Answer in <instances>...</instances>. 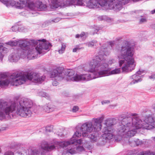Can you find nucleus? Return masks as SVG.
<instances>
[{
	"instance_id": "1",
	"label": "nucleus",
	"mask_w": 155,
	"mask_h": 155,
	"mask_svg": "<svg viewBox=\"0 0 155 155\" xmlns=\"http://www.w3.org/2000/svg\"><path fill=\"white\" fill-rule=\"evenodd\" d=\"M102 116L96 118H93L91 121L86 122L81 125L79 124L76 127V130L73 137L69 140L57 142L55 143L54 145L49 146L46 142L43 143L41 147L42 149L46 151H51L54 150L57 145L64 148L71 144H84L87 143L85 139L87 137L83 139H80L77 140L76 139L81 137L82 135L83 137L87 136L88 138L91 140L93 142H96L98 138L93 134H89L92 131H98L100 130L102 127V122L104 119Z\"/></svg>"
},
{
	"instance_id": "2",
	"label": "nucleus",
	"mask_w": 155,
	"mask_h": 155,
	"mask_svg": "<svg viewBox=\"0 0 155 155\" xmlns=\"http://www.w3.org/2000/svg\"><path fill=\"white\" fill-rule=\"evenodd\" d=\"M132 117H126L124 118L118 125L117 134L115 137L116 141L125 140V138L134 136L137 133L136 130L143 128L150 130L153 128V124L154 120L152 117L145 119L143 123L142 121L136 114H131Z\"/></svg>"
},
{
	"instance_id": "3",
	"label": "nucleus",
	"mask_w": 155,
	"mask_h": 155,
	"mask_svg": "<svg viewBox=\"0 0 155 155\" xmlns=\"http://www.w3.org/2000/svg\"><path fill=\"white\" fill-rule=\"evenodd\" d=\"M0 84L7 86L9 84L12 85L18 86L24 84L28 80L35 83H41L45 79V76L39 73L31 72L22 74L15 72L7 76L4 74L1 75Z\"/></svg>"
},
{
	"instance_id": "4",
	"label": "nucleus",
	"mask_w": 155,
	"mask_h": 155,
	"mask_svg": "<svg viewBox=\"0 0 155 155\" xmlns=\"http://www.w3.org/2000/svg\"><path fill=\"white\" fill-rule=\"evenodd\" d=\"M108 66L104 56L100 54L91 60L89 63V68L86 66L85 69L86 71L93 73L94 79L120 73V68H115L111 71L107 69Z\"/></svg>"
},
{
	"instance_id": "5",
	"label": "nucleus",
	"mask_w": 155,
	"mask_h": 155,
	"mask_svg": "<svg viewBox=\"0 0 155 155\" xmlns=\"http://www.w3.org/2000/svg\"><path fill=\"white\" fill-rule=\"evenodd\" d=\"M34 45H37L35 49L30 45V43L27 41L19 40L18 43L20 47L22 49L21 57L24 58L27 57L29 59H32L37 58L38 54H44V50H48L51 47V44L46 41L45 39L38 40H32L31 41Z\"/></svg>"
},
{
	"instance_id": "6",
	"label": "nucleus",
	"mask_w": 155,
	"mask_h": 155,
	"mask_svg": "<svg viewBox=\"0 0 155 155\" xmlns=\"http://www.w3.org/2000/svg\"><path fill=\"white\" fill-rule=\"evenodd\" d=\"M134 53V49L129 45L127 41L124 42L118 50V63L119 66L122 67L123 72H130L134 69L136 64L133 57Z\"/></svg>"
},
{
	"instance_id": "7",
	"label": "nucleus",
	"mask_w": 155,
	"mask_h": 155,
	"mask_svg": "<svg viewBox=\"0 0 155 155\" xmlns=\"http://www.w3.org/2000/svg\"><path fill=\"white\" fill-rule=\"evenodd\" d=\"M51 78L61 80L65 79L67 81H89L94 79L93 73L79 75L75 74V72L72 70L64 69L63 68L59 67L52 71L51 76Z\"/></svg>"
},
{
	"instance_id": "8",
	"label": "nucleus",
	"mask_w": 155,
	"mask_h": 155,
	"mask_svg": "<svg viewBox=\"0 0 155 155\" xmlns=\"http://www.w3.org/2000/svg\"><path fill=\"white\" fill-rule=\"evenodd\" d=\"M129 0H90L84 2V5L89 8H97L100 6H106L107 5L110 9H117L120 10L123 5L127 3Z\"/></svg>"
},
{
	"instance_id": "9",
	"label": "nucleus",
	"mask_w": 155,
	"mask_h": 155,
	"mask_svg": "<svg viewBox=\"0 0 155 155\" xmlns=\"http://www.w3.org/2000/svg\"><path fill=\"white\" fill-rule=\"evenodd\" d=\"M104 124L105 126L103 129L104 133L102 135V137L107 141L112 139L114 137V129L112 127L114 125V120L111 118L107 119L104 121Z\"/></svg>"
},
{
	"instance_id": "10",
	"label": "nucleus",
	"mask_w": 155,
	"mask_h": 155,
	"mask_svg": "<svg viewBox=\"0 0 155 155\" xmlns=\"http://www.w3.org/2000/svg\"><path fill=\"white\" fill-rule=\"evenodd\" d=\"M0 1L7 7L15 6L17 8H22L27 5V2H25V0L22 1L21 0L20 1V2H16L12 0L9 1L8 0H0Z\"/></svg>"
},
{
	"instance_id": "11",
	"label": "nucleus",
	"mask_w": 155,
	"mask_h": 155,
	"mask_svg": "<svg viewBox=\"0 0 155 155\" xmlns=\"http://www.w3.org/2000/svg\"><path fill=\"white\" fill-rule=\"evenodd\" d=\"M86 0H66L63 1L64 6H67L69 5H78L82 6L84 5V2Z\"/></svg>"
},
{
	"instance_id": "12",
	"label": "nucleus",
	"mask_w": 155,
	"mask_h": 155,
	"mask_svg": "<svg viewBox=\"0 0 155 155\" xmlns=\"http://www.w3.org/2000/svg\"><path fill=\"white\" fill-rule=\"evenodd\" d=\"M143 71L142 72L139 71H137L135 74L133 75L130 77L131 81L130 83V84H134L137 83L138 82H140L141 81L142 79L141 77L139 75L143 73Z\"/></svg>"
},
{
	"instance_id": "13",
	"label": "nucleus",
	"mask_w": 155,
	"mask_h": 155,
	"mask_svg": "<svg viewBox=\"0 0 155 155\" xmlns=\"http://www.w3.org/2000/svg\"><path fill=\"white\" fill-rule=\"evenodd\" d=\"M51 8H57L58 7L64 6V2L63 1H60V0H50L49 1Z\"/></svg>"
},
{
	"instance_id": "14",
	"label": "nucleus",
	"mask_w": 155,
	"mask_h": 155,
	"mask_svg": "<svg viewBox=\"0 0 155 155\" xmlns=\"http://www.w3.org/2000/svg\"><path fill=\"white\" fill-rule=\"evenodd\" d=\"M44 110L48 113L54 110L56 107L51 104L48 103L42 107Z\"/></svg>"
},
{
	"instance_id": "15",
	"label": "nucleus",
	"mask_w": 155,
	"mask_h": 155,
	"mask_svg": "<svg viewBox=\"0 0 155 155\" xmlns=\"http://www.w3.org/2000/svg\"><path fill=\"white\" fill-rule=\"evenodd\" d=\"M19 58L20 57L18 53H12L9 56V60L11 62H15L18 61Z\"/></svg>"
},
{
	"instance_id": "16",
	"label": "nucleus",
	"mask_w": 155,
	"mask_h": 155,
	"mask_svg": "<svg viewBox=\"0 0 155 155\" xmlns=\"http://www.w3.org/2000/svg\"><path fill=\"white\" fill-rule=\"evenodd\" d=\"M36 7L41 11L45 10L47 6L45 4H44L41 2H38L36 3Z\"/></svg>"
},
{
	"instance_id": "17",
	"label": "nucleus",
	"mask_w": 155,
	"mask_h": 155,
	"mask_svg": "<svg viewBox=\"0 0 155 155\" xmlns=\"http://www.w3.org/2000/svg\"><path fill=\"white\" fill-rule=\"evenodd\" d=\"M25 2H27V5L26 6L28 7L31 10L34 9L35 7H36V4H35L32 1L25 0Z\"/></svg>"
},
{
	"instance_id": "18",
	"label": "nucleus",
	"mask_w": 155,
	"mask_h": 155,
	"mask_svg": "<svg viewBox=\"0 0 155 155\" xmlns=\"http://www.w3.org/2000/svg\"><path fill=\"white\" fill-rule=\"evenodd\" d=\"M38 152V150H31L29 151V155H39ZM41 155H45V154L44 153H41Z\"/></svg>"
},
{
	"instance_id": "19",
	"label": "nucleus",
	"mask_w": 155,
	"mask_h": 155,
	"mask_svg": "<svg viewBox=\"0 0 155 155\" xmlns=\"http://www.w3.org/2000/svg\"><path fill=\"white\" fill-rule=\"evenodd\" d=\"M77 152L76 148L73 147H71L66 150V153H70L71 154H73Z\"/></svg>"
},
{
	"instance_id": "20",
	"label": "nucleus",
	"mask_w": 155,
	"mask_h": 155,
	"mask_svg": "<svg viewBox=\"0 0 155 155\" xmlns=\"http://www.w3.org/2000/svg\"><path fill=\"white\" fill-rule=\"evenodd\" d=\"M129 145L132 147L136 146V140H133L132 139H130L128 141Z\"/></svg>"
},
{
	"instance_id": "21",
	"label": "nucleus",
	"mask_w": 155,
	"mask_h": 155,
	"mask_svg": "<svg viewBox=\"0 0 155 155\" xmlns=\"http://www.w3.org/2000/svg\"><path fill=\"white\" fill-rule=\"evenodd\" d=\"M66 45L65 44L62 43L61 44V48L58 50V51L60 54H62L65 50Z\"/></svg>"
},
{
	"instance_id": "22",
	"label": "nucleus",
	"mask_w": 155,
	"mask_h": 155,
	"mask_svg": "<svg viewBox=\"0 0 155 155\" xmlns=\"http://www.w3.org/2000/svg\"><path fill=\"white\" fill-rule=\"evenodd\" d=\"M7 44L11 46H15L17 45L18 44H19V43H18V41H10L6 43Z\"/></svg>"
},
{
	"instance_id": "23",
	"label": "nucleus",
	"mask_w": 155,
	"mask_h": 155,
	"mask_svg": "<svg viewBox=\"0 0 155 155\" xmlns=\"http://www.w3.org/2000/svg\"><path fill=\"white\" fill-rule=\"evenodd\" d=\"M96 41H94L91 42H88L87 44V45L89 47H92L94 45H96Z\"/></svg>"
},
{
	"instance_id": "24",
	"label": "nucleus",
	"mask_w": 155,
	"mask_h": 155,
	"mask_svg": "<svg viewBox=\"0 0 155 155\" xmlns=\"http://www.w3.org/2000/svg\"><path fill=\"white\" fill-rule=\"evenodd\" d=\"M76 150L77 152L80 153L84 150V148L82 146H79L76 148Z\"/></svg>"
},
{
	"instance_id": "25",
	"label": "nucleus",
	"mask_w": 155,
	"mask_h": 155,
	"mask_svg": "<svg viewBox=\"0 0 155 155\" xmlns=\"http://www.w3.org/2000/svg\"><path fill=\"white\" fill-rule=\"evenodd\" d=\"M53 126L52 125L47 126L46 127V132H50L52 130Z\"/></svg>"
},
{
	"instance_id": "26",
	"label": "nucleus",
	"mask_w": 155,
	"mask_h": 155,
	"mask_svg": "<svg viewBox=\"0 0 155 155\" xmlns=\"http://www.w3.org/2000/svg\"><path fill=\"white\" fill-rule=\"evenodd\" d=\"M136 146L141 145L143 143V142L138 139H136Z\"/></svg>"
},
{
	"instance_id": "27",
	"label": "nucleus",
	"mask_w": 155,
	"mask_h": 155,
	"mask_svg": "<svg viewBox=\"0 0 155 155\" xmlns=\"http://www.w3.org/2000/svg\"><path fill=\"white\" fill-rule=\"evenodd\" d=\"M19 28L18 26L15 25L12 27L11 29L12 31L16 32L18 30Z\"/></svg>"
},
{
	"instance_id": "28",
	"label": "nucleus",
	"mask_w": 155,
	"mask_h": 155,
	"mask_svg": "<svg viewBox=\"0 0 155 155\" xmlns=\"http://www.w3.org/2000/svg\"><path fill=\"white\" fill-rule=\"evenodd\" d=\"M4 155H14V153L12 151L8 150L4 153Z\"/></svg>"
},
{
	"instance_id": "29",
	"label": "nucleus",
	"mask_w": 155,
	"mask_h": 155,
	"mask_svg": "<svg viewBox=\"0 0 155 155\" xmlns=\"http://www.w3.org/2000/svg\"><path fill=\"white\" fill-rule=\"evenodd\" d=\"M38 94L41 97H46L47 96L46 94L45 93L43 92H40Z\"/></svg>"
},
{
	"instance_id": "30",
	"label": "nucleus",
	"mask_w": 155,
	"mask_h": 155,
	"mask_svg": "<svg viewBox=\"0 0 155 155\" xmlns=\"http://www.w3.org/2000/svg\"><path fill=\"white\" fill-rule=\"evenodd\" d=\"M79 109V107L78 106H74L72 109V111L73 112H75L78 111Z\"/></svg>"
},
{
	"instance_id": "31",
	"label": "nucleus",
	"mask_w": 155,
	"mask_h": 155,
	"mask_svg": "<svg viewBox=\"0 0 155 155\" xmlns=\"http://www.w3.org/2000/svg\"><path fill=\"white\" fill-rule=\"evenodd\" d=\"M85 35V33L84 32H82L80 35L77 34L76 35V38H78L79 37L82 38Z\"/></svg>"
},
{
	"instance_id": "32",
	"label": "nucleus",
	"mask_w": 155,
	"mask_h": 155,
	"mask_svg": "<svg viewBox=\"0 0 155 155\" xmlns=\"http://www.w3.org/2000/svg\"><path fill=\"white\" fill-rule=\"evenodd\" d=\"M81 48H80L79 46H76L75 48L73 49V52H76L78 50H80Z\"/></svg>"
},
{
	"instance_id": "33",
	"label": "nucleus",
	"mask_w": 155,
	"mask_h": 155,
	"mask_svg": "<svg viewBox=\"0 0 155 155\" xmlns=\"http://www.w3.org/2000/svg\"><path fill=\"white\" fill-rule=\"evenodd\" d=\"M101 102L102 104L103 105L104 104H109L110 103V102L109 100H104V101H101Z\"/></svg>"
},
{
	"instance_id": "34",
	"label": "nucleus",
	"mask_w": 155,
	"mask_h": 155,
	"mask_svg": "<svg viewBox=\"0 0 155 155\" xmlns=\"http://www.w3.org/2000/svg\"><path fill=\"white\" fill-rule=\"evenodd\" d=\"M115 62V61L114 59H111L108 62V63L109 64H111L114 63Z\"/></svg>"
},
{
	"instance_id": "35",
	"label": "nucleus",
	"mask_w": 155,
	"mask_h": 155,
	"mask_svg": "<svg viewBox=\"0 0 155 155\" xmlns=\"http://www.w3.org/2000/svg\"><path fill=\"white\" fill-rule=\"evenodd\" d=\"M146 21V20L145 18H142L141 19L140 21V23H142L143 22H145Z\"/></svg>"
},
{
	"instance_id": "36",
	"label": "nucleus",
	"mask_w": 155,
	"mask_h": 155,
	"mask_svg": "<svg viewBox=\"0 0 155 155\" xmlns=\"http://www.w3.org/2000/svg\"><path fill=\"white\" fill-rule=\"evenodd\" d=\"M149 78L150 79H155V74H152L149 77Z\"/></svg>"
},
{
	"instance_id": "37",
	"label": "nucleus",
	"mask_w": 155,
	"mask_h": 155,
	"mask_svg": "<svg viewBox=\"0 0 155 155\" xmlns=\"http://www.w3.org/2000/svg\"><path fill=\"white\" fill-rule=\"evenodd\" d=\"M52 84L53 86H57L58 84V83L57 81H54L53 82Z\"/></svg>"
},
{
	"instance_id": "38",
	"label": "nucleus",
	"mask_w": 155,
	"mask_h": 155,
	"mask_svg": "<svg viewBox=\"0 0 155 155\" xmlns=\"http://www.w3.org/2000/svg\"><path fill=\"white\" fill-rule=\"evenodd\" d=\"M59 21V18H57L56 19H54V20H52V21H54L55 22H58Z\"/></svg>"
},
{
	"instance_id": "39",
	"label": "nucleus",
	"mask_w": 155,
	"mask_h": 155,
	"mask_svg": "<svg viewBox=\"0 0 155 155\" xmlns=\"http://www.w3.org/2000/svg\"><path fill=\"white\" fill-rule=\"evenodd\" d=\"M1 48H0V49H1ZM3 57V55L1 53V52H0V60H2V58Z\"/></svg>"
},
{
	"instance_id": "40",
	"label": "nucleus",
	"mask_w": 155,
	"mask_h": 155,
	"mask_svg": "<svg viewBox=\"0 0 155 155\" xmlns=\"http://www.w3.org/2000/svg\"><path fill=\"white\" fill-rule=\"evenodd\" d=\"M114 44V41H112L110 42V44L111 45V46H112V45Z\"/></svg>"
},
{
	"instance_id": "41",
	"label": "nucleus",
	"mask_w": 155,
	"mask_h": 155,
	"mask_svg": "<svg viewBox=\"0 0 155 155\" xmlns=\"http://www.w3.org/2000/svg\"><path fill=\"white\" fill-rule=\"evenodd\" d=\"M151 13L152 14H153L154 13H155V9L153 10L151 12Z\"/></svg>"
},
{
	"instance_id": "42",
	"label": "nucleus",
	"mask_w": 155,
	"mask_h": 155,
	"mask_svg": "<svg viewBox=\"0 0 155 155\" xmlns=\"http://www.w3.org/2000/svg\"><path fill=\"white\" fill-rule=\"evenodd\" d=\"M153 126V128L154 127L155 128V121H154V122H153V125H152Z\"/></svg>"
},
{
	"instance_id": "43",
	"label": "nucleus",
	"mask_w": 155,
	"mask_h": 155,
	"mask_svg": "<svg viewBox=\"0 0 155 155\" xmlns=\"http://www.w3.org/2000/svg\"><path fill=\"white\" fill-rule=\"evenodd\" d=\"M3 45L2 43H0V48H2L3 47Z\"/></svg>"
},
{
	"instance_id": "44",
	"label": "nucleus",
	"mask_w": 155,
	"mask_h": 155,
	"mask_svg": "<svg viewBox=\"0 0 155 155\" xmlns=\"http://www.w3.org/2000/svg\"><path fill=\"white\" fill-rule=\"evenodd\" d=\"M151 155H155V153L153 152V153L151 154Z\"/></svg>"
},
{
	"instance_id": "45",
	"label": "nucleus",
	"mask_w": 155,
	"mask_h": 155,
	"mask_svg": "<svg viewBox=\"0 0 155 155\" xmlns=\"http://www.w3.org/2000/svg\"><path fill=\"white\" fill-rule=\"evenodd\" d=\"M98 31V30L97 29H96V30H95V33H97V32Z\"/></svg>"
},
{
	"instance_id": "46",
	"label": "nucleus",
	"mask_w": 155,
	"mask_h": 155,
	"mask_svg": "<svg viewBox=\"0 0 155 155\" xmlns=\"http://www.w3.org/2000/svg\"><path fill=\"white\" fill-rule=\"evenodd\" d=\"M153 140L155 141V137H153Z\"/></svg>"
},
{
	"instance_id": "47",
	"label": "nucleus",
	"mask_w": 155,
	"mask_h": 155,
	"mask_svg": "<svg viewBox=\"0 0 155 155\" xmlns=\"http://www.w3.org/2000/svg\"><path fill=\"white\" fill-rule=\"evenodd\" d=\"M153 108L155 109V106L153 107Z\"/></svg>"
},
{
	"instance_id": "48",
	"label": "nucleus",
	"mask_w": 155,
	"mask_h": 155,
	"mask_svg": "<svg viewBox=\"0 0 155 155\" xmlns=\"http://www.w3.org/2000/svg\"><path fill=\"white\" fill-rule=\"evenodd\" d=\"M1 149L0 148V153L1 152Z\"/></svg>"
},
{
	"instance_id": "49",
	"label": "nucleus",
	"mask_w": 155,
	"mask_h": 155,
	"mask_svg": "<svg viewBox=\"0 0 155 155\" xmlns=\"http://www.w3.org/2000/svg\"><path fill=\"white\" fill-rule=\"evenodd\" d=\"M116 106V105H114V106Z\"/></svg>"
}]
</instances>
